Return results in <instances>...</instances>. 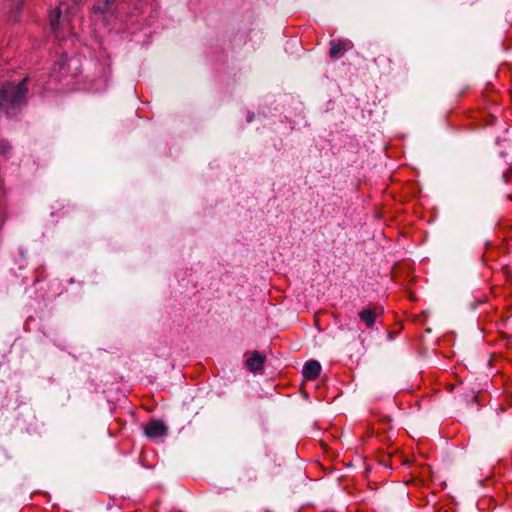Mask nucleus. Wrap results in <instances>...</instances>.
Wrapping results in <instances>:
<instances>
[{
  "instance_id": "f257e3e1",
  "label": "nucleus",
  "mask_w": 512,
  "mask_h": 512,
  "mask_svg": "<svg viewBox=\"0 0 512 512\" xmlns=\"http://www.w3.org/2000/svg\"><path fill=\"white\" fill-rule=\"evenodd\" d=\"M25 79L17 85L7 84L0 90V108L8 110L16 106L26 94Z\"/></svg>"
},
{
  "instance_id": "f03ea898",
  "label": "nucleus",
  "mask_w": 512,
  "mask_h": 512,
  "mask_svg": "<svg viewBox=\"0 0 512 512\" xmlns=\"http://www.w3.org/2000/svg\"><path fill=\"white\" fill-rule=\"evenodd\" d=\"M167 428L163 422L153 420L145 427V433L150 438H158L166 434Z\"/></svg>"
},
{
  "instance_id": "7ed1b4c3",
  "label": "nucleus",
  "mask_w": 512,
  "mask_h": 512,
  "mask_svg": "<svg viewBox=\"0 0 512 512\" xmlns=\"http://www.w3.org/2000/svg\"><path fill=\"white\" fill-rule=\"evenodd\" d=\"M265 357L259 354L257 351L251 353L246 359V366L251 372H258L262 370Z\"/></svg>"
},
{
  "instance_id": "20e7f679",
  "label": "nucleus",
  "mask_w": 512,
  "mask_h": 512,
  "mask_svg": "<svg viewBox=\"0 0 512 512\" xmlns=\"http://www.w3.org/2000/svg\"><path fill=\"white\" fill-rule=\"evenodd\" d=\"M330 56L333 58H337L341 56L346 50L351 48L352 44L348 40H337L331 41L330 43Z\"/></svg>"
},
{
  "instance_id": "39448f33",
  "label": "nucleus",
  "mask_w": 512,
  "mask_h": 512,
  "mask_svg": "<svg viewBox=\"0 0 512 512\" xmlns=\"http://www.w3.org/2000/svg\"><path fill=\"white\" fill-rule=\"evenodd\" d=\"M321 370V365L316 360L308 361L303 367V376L305 379H315Z\"/></svg>"
},
{
  "instance_id": "423d86ee",
  "label": "nucleus",
  "mask_w": 512,
  "mask_h": 512,
  "mask_svg": "<svg viewBox=\"0 0 512 512\" xmlns=\"http://www.w3.org/2000/svg\"><path fill=\"white\" fill-rule=\"evenodd\" d=\"M359 317L367 328H371L376 321V312L371 309H363L359 312Z\"/></svg>"
},
{
  "instance_id": "0eeeda50",
  "label": "nucleus",
  "mask_w": 512,
  "mask_h": 512,
  "mask_svg": "<svg viewBox=\"0 0 512 512\" xmlns=\"http://www.w3.org/2000/svg\"><path fill=\"white\" fill-rule=\"evenodd\" d=\"M113 0H98L97 3L94 5L93 10L95 12L103 13L109 9L110 3Z\"/></svg>"
},
{
  "instance_id": "6e6552de",
  "label": "nucleus",
  "mask_w": 512,
  "mask_h": 512,
  "mask_svg": "<svg viewBox=\"0 0 512 512\" xmlns=\"http://www.w3.org/2000/svg\"><path fill=\"white\" fill-rule=\"evenodd\" d=\"M59 18H60V11L59 10H55L54 12H52L50 14V23H51L52 29L54 31L56 30V26L58 24Z\"/></svg>"
},
{
  "instance_id": "1a4fd4ad",
  "label": "nucleus",
  "mask_w": 512,
  "mask_h": 512,
  "mask_svg": "<svg viewBox=\"0 0 512 512\" xmlns=\"http://www.w3.org/2000/svg\"><path fill=\"white\" fill-rule=\"evenodd\" d=\"M10 149V146L5 141H0V153L6 154Z\"/></svg>"
}]
</instances>
